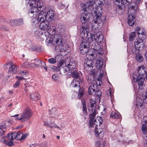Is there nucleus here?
Here are the masks:
<instances>
[{
	"label": "nucleus",
	"instance_id": "obj_53",
	"mask_svg": "<svg viewBox=\"0 0 147 147\" xmlns=\"http://www.w3.org/2000/svg\"><path fill=\"white\" fill-rule=\"evenodd\" d=\"M79 92V94H78V97L79 99H80L81 98H82L84 94V92L83 91H80L78 92Z\"/></svg>",
	"mask_w": 147,
	"mask_h": 147
},
{
	"label": "nucleus",
	"instance_id": "obj_44",
	"mask_svg": "<svg viewBox=\"0 0 147 147\" xmlns=\"http://www.w3.org/2000/svg\"><path fill=\"white\" fill-rule=\"evenodd\" d=\"M31 22L33 25H36L38 24L40 22L38 19L34 18L32 20Z\"/></svg>",
	"mask_w": 147,
	"mask_h": 147
},
{
	"label": "nucleus",
	"instance_id": "obj_17",
	"mask_svg": "<svg viewBox=\"0 0 147 147\" xmlns=\"http://www.w3.org/2000/svg\"><path fill=\"white\" fill-rule=\"evenodd\" d=\"M28 134H23L20 131L17 132H14V136L15 139L16 140H21L25 138L28 136Z\"/></svg>",
	"mask_w": 147,
	"mask_h": 147
},
{
	"label": "nucleus",
	"instance_id": "obj_16",
	"mask_svg": "<svg viewBox=\"0 0 147 147\" xmlns=\"http://www.w3.org/2000/svg\"><path fill=\"white\" fill-rule=\"evenodd\" d=\"M67 67H66L68 69V72L72 73L73 71L76 70V63L73 60H70L69 63L67 64Z\"/></svg>",
	"mask_w": 147,
	"mask_h": 147
},
{
	"label": "nucleus",
	"instance_id": "obj_61",
	"mask_svg": "<svg viewBox=\"0 0 147 147\" xmlns=\"http://www.w3.org/2000/svg\"><path fill=\"white\" fill-rule=\"evenodd\" d=\"M52 115L53 114L55 115L57 114V112H56V110L54 109H51L50 111Z\"/></svg>",
	"mask_w": 147,
	"mask_h": 147
},
{
	"label": "nucleus",
	"instance_id": "obj_33",
	"mask_svg": "<svg viewBox=\"0 0 147 147\" xmlns=\"http://www.w3.org/2000/svg\"><path fill=\"white\" fill-rule=\"evenodd\" d=\"M120 115L118 113L112 111L110 114V117L112 118L118 119L119 118Z\"/></svg>",
	"mask_w": 147,
	"mask_h": 147
},
{
	"label": "nucleus",
	"instance_id": "obj_13",
	"mask_svg": "<svg viewBox=\"0 0 147 147\" xmlns=\"http://www.w3.org/2000/svg\"><path fill=\"white\" fill-rule=\"evenodd\" d=\"M71 86L72 87V90L76 92H78L80 90V83L76 79H74L71 82Z\"/></svg>",
	"mask_w": 147,
	"mask_h": 147
},
{
	"label": "nucleus",
	"instance_id": "obj_24",
	"mask_svg": "<svg viewBox=\"0 0 147 147\" xmlns=\"http://www.w3.org/2000/svg\"><path fill=\"white\" fill-rule=\"evenodd\" d=\"M136 105L137 107H140L142 109H144L145 108L142 99L139 98H138L136 99Z\"/></svg>",
	"mask_w": 147,
	"mask_h": 147
},
{
	"label": "nucleus",
	"instance_id": "obj_22",
	"mask_svg": "<svg viewBox=\"0 0 147 147\" xmlns=\"http://www.w3.org/2000/svg\"><path fill=\"white\" fill-rule=\"evenodd\" d=\"M127 5L128 9H138L139 7V5L134 1H132Z\"/></svg>",
	"mask_w": 147,
	"mask_h": 147
},
{
	"label": "nucleus",
	"instance_id": "obj_51",
	"mask_svg": "<svg viewBox=\"0 0 147 147\" xmlns=\"http://www.w3.org/2000/svg\"><path fill=\"white\" fill-rule=\"evenodd\" d=\"M101 94L102 93L100 90H98L94 94V95L95 96H97L99 98L101 96Z\"/></svg>",
	"mask_w": 147,
	"mask_h": 147
},
{
	"label": "nucleus",
	"instance_id": "obj_57",
	"mask_svg": "<svg viewBox=\"0 0 147 147\" xmlns=\"http://www.w3.org/2000/svg\"><path fill=\"white\" fill-rule=\"evenodd\" d=\"M101 145V142L100 140H98L96 142L95 146L96 147H100Z\"/></svg>",
	"mask_w": 147,
	"mask_h": 147
},
{
	"label": "nucleus",
	"instance_id": "obj_18",
	"mask_svg": "<svg viewBox=\"0 0 147 147\" xmlns=\"http://www.w3.org/2000/svg\"><path fill=\"white\" fill-rule=\"evenodd\" d=\"M90 15V14L87 13L86 11H84L81 17V20L82 23H86L89 21Z\"/></svg>",
	"mask_w": 147,
	"mask_h": 147
},
{
	"label": "nucleus",
	"instance_id": "obj_29",
	"mask_svg": "<svg viewBox=\"0 0 147 147\" xmlns=\"http://www.w3.org/2000/svg\"><path fill=\"white\" fill-rule=\"evenodd\" d=\"M24 90L26 93L28 92L31 93V92L34 89V87L30 86L29 84L26 83L25 84Z\"/></svg>",
	"mask_w": 147,
	"mask_h": 147
},
{
	"label": "nucleus",
	"instance_id": "obj_26",
	"mask_svg": "<svg viewBox=\"0 0 147 147\" xmlns=\"http://www.w3.org/2000/svg\"><path fill=\"white\" fill-rule=\"evenodd\" d=\"M38 34V36H39L42 41L46 39L47 38V36L45 33H42L39 32L38 31H36L35 32V34Z\"/></svg>",
	"mask_w": 147,
	"mask_h": 147
},
{
	"label": "nucleus",
	"instance_id": "obj_8",
	"mask_svg": "<svg viewBox=\"0 0 147 147\" xmlns=\"http://www.w3.org/2000/svg\"><path fill=\"white\" fill-rule=\"evenodd\" d=\"M143 39L139 38L136 40L134 43L135 48L134 47L132 48L131 51L134 54H136L139 52V48H143L144 47V43L143 40Z\"/></svg>",
	"mask_w": 147,
	"mask_h": 147
},
{
	"label": "nucleus",
	"instance_id": "obj_25",
	"mask_svg": "<svg viewBox=\"0 0 147 147\" xmlns=\"http://www.w3.org/2000/svg\"><path fill=\"white\" fill-rule=\"evenodd\" d=\"M103 65V59L100 57L99 59H97L96 62V67L97 69H101Z\"/></svg>",
	"mask_w": 147,
	"mask_h": 147
},
{
	"label": "nucleus",
	"instance_id": "obj_2",
	"mask_svg": "<svg viewBox=\"0 0 147 147\" xmlns=\"http://www.w3.org/2000/svg\"><path fill=\"white\" fill-rule=\"evenodd\" d=\"M90 102L88 104V109L89 110L91 113L90 115V119L89 123L91 127L92 125H96V127L98 125L100 126L103 123V119L100 117H97L94 120V118L96 115V101L92 98L90 99Z\"/></svg>",
	"mask_w": 147,
	"mask_h": 147
},
{
	"label": "nucleus",
	"instance_id": "obj_42",
	"mask_svg": "<svg viewBox=\"0 0 147 147\" xmlns=\"http://www.w3.org/2000/svg\"><path fill=\"white\" fill-rule=\"evenodd\" d=\"M136 58L137 60L139 62H142L143 60V58L142 55L140 54H138L136 55Z\"/></svg>",
	"mask_w": 147,
	"mask_h": 147
},
{
	"label": "nucleus",
	"instance_id": "obj_9",
	"mask_svg": "<svg viewBox=\"0 0 147 147\" xmlns=\"http://www.w3.org/2000/svg\"><path fill=\"white\" fill-rule=\"evenodd\" d=\"M82 27L80 28V30L81 34H83L85 36H86L87 38H90L92 35L94 33V32L91 31L89 32L88 31L89 26L85 23H82Z\"/></svg>",
	"mask_w": 147,
	"mask_h": 147
},
{
	"label": "nucleus",
	"instance_id": "obj_54",
	"mask_svg": "<svg viewBox=\"0 0 147 147\" xmlns=\"http://www.w3.org/2000/svg\"><path fill=\"white\" fill-rule=\"evenodd\" d=\"M48 61L49 63L51 64H54L56 62V60L53 58L49 59L48 60Z\"/></svg>",
	"mask_w": 147,
	"mask_h": 147
},
{
	"label": "nucleus",
	"instance_id": "obj_28",
	"mask_svg": "<svg viewBox=\"0 0 147 147\" xmlns=\"http://www.w3.org/2000/svg\"><path fill=\"white\" fill-rule=\"evenodd\" d=\"M30 97L34 100H37L40 98V94L38 93H31L30 95Z\"/></svg>",
	"mask_w": 147,
	"mask_h": 147
},
{
	"label": "nucleus",
	"instance_id": "obj_58",
	"mask_svg": "<svg viewBox=\"0 0 147 147\" xmlns=\"http://www.w3.org/2000/svg\"><path fill=\"white\" fill-rule=\"evenodd\" d=\"M143 138L144 140L147 141V132H146L145 134H144ZM145 146L146 147H147V141L146 142Z\"/></svg>",
	"mask_w": 147,
	"mask_h": 147
},
{
	"label": "nucleus",
	"instance_id": "obj_19",
	"mask_svg": "<svg viewBox=\"0 0 147 147\" xmlns=\"http://www.w3.org/2000/svg\"><path fill=\"white\" fill-rule=\"evenodd\" d=\"M136 30L138 31V34L139 38H146V33L145 31L143 28L138 27L136 28Z\"/></svg>",
	"mask_w": 147,
	"mask_h": 147
},
{
	"label": "nucleus",
	"instance_id": "obj_50",
	"mask_svg": "<svg viewBox=\"0 0 147 147\" xmlns=\"http://www.w3.org/2000/svg\"><path fill=\"white\" fill-rule=\"evenodd\" d=\"M30 63L28 62H25L23 64V66L27 68H30Z\"/></svg>",
	"mask_w": 147,
	"mask_h": 147
},
{
	"label": "nucleus",
	"instance_id": "obj_39",
	"mask_svg": "<svg viewBox=\"0 0 147 147\" xmlns=\"http://www.w3.org/2000/svg\"><path fill=\"white\" fill-rule=\"evenodd\" d=\"M123 0H116V1L119 3L117 5L116 9H123V7H122V1Z\"/></svg>",
	"mask_w": 147,
	"mask_h": 147
},
{
	"label": "nucleus",
	"instance_id": "obj_23",
	"mask_svg": "<svg viewBox=\"0 0 147 147\" xmlns=\"http://www.w3.org/2000/svg\"><path fill=\"white\" fill-rule=\"evenodd\" d=\"M49 24L47 20L41 22L39 25V28L41 30H44L47 29L49 27Z\"/></svg>",
	"mask_w": 147,
	"mask_h": 147
},
{
	"label": "nucleus",
	"instance_id": "obj_63",
	"mask_svg": "<svg viewBox=\"0 0 147 147\" xmlns=\"http://www.w3.org/2000/svg\"><path fill=\"white\" fill-rule=\"evenodd\" d=\"M44 124L45 125H47L48 127H50L51 128H52L53 127L51 125H50V124H48V123H46L45 122Z\"/></svg>",
	"mask_w": 147,
	"mask_h": 147
},
{
	"label": "nucleus",
	"instance_id": "obj_5",
	"mask_svg": "<svg viewBox=\"0 0 147 147\" xmlns=\"http://www.w3.org/2000/svg\"><path fill=\"white\" fill-rule=\"evenodd\" d=\"M33 113L31 109L28 108L24 109L21 114H20V117H19V114H16L14 115L11 116V117H14V119L20 121L22 122H24L27 121L32 116Z\"/></svg>",
	"mask_w": 147,
	"mask_h": 147
},
{
	"label": "nucleus",
	"instance_id": "obj_41",
	"mask_svg": "<svg viewBox=\"0 0 147 147\" xmlns=\"http://www.w3.org/2000/svg\"><path fill=\"white\" fill-rule=\"evenodd\" d=\"M103 131L102 129L101 128H99L98 129V128L95 127V132L96 135H97V136L99 135L100 134L102 133V132Z\"/></svg>",
	"mask_w": 147,
	"mask_h": 147
},
{
	"label": "nucleus",
	"instance_id": "obj_30",
	"mask_svg": "<svg viewBox=\"0 0 147 147\" xmlns=\"http://www.w3.org/2000/svg\"><path fill=\"white\" fill-rule=\"evenodd\" d=\"M38 1H39V0H30L29 1L30 6L32 7V8L38 7L37 5H36Z\"/></svg>",
	"mask_w": 147,
	"mask_h": 147
},
{
	"label": "nucleus",
	"instance_id": "obj_6",
	"mask_svg": "<svg viewBox=\"0 0 147 147\" xmlns=\"http://www.w3.org/2000/svg\"><path fill=\"white\" fill-rule=\"evenodd\" d=\"M54 13L53 10H49L47 12V15L44 11H41L39 13L38 19L40 22H42L45 20L47 18H48L49 21H51L53 19Z\"/></svg>",
	"mask_w": 147,
	"mask_h": 147
},
{
	"label": "nucleus",
	"instance_id": "obj_40",
	"mask_svg": "<svg viewBox=\"0 0 147 147\" xmlns=\"http://www.w3.org/2000/svg\"><path fill=\"white\" fill-rule=\"evenodd\" d=\"M45 41L47 43H52L53 44V37H52V36H49L48 37H47Z\"/></svg>",
	"mask_w": 147,
	"mask_h": 147
},
{
	"label": "nucleus",
	"instance_id": "obj_64",
	"mask_svg": "<svg viewBox=\"0 0 147 147\" xmlns=\"http://www.w3.org/2000/svg\"><path fill=\"white\" fill-rule=\"evenodd\" d=\"M16 78H17L19 80H23L24 78L22 77H19L18 76H16Z\"/></svg>",
	"mask_w": 147,
	"mask_h": 147
},
{
	"label": "nucleus",
	"instance_id": "obj_36",
	"mask_svg": "<svg viewBox=\"0 0 147 147\" xmlns=\"http://www.w3.org/2000/svg\"><path fill=\"white\" fill-rule=\"evenodd\" d=\"M36 63V64H38V65H36L37 67H41L42 66H44L45 65V62L44 61H42L38 59H35Z\"/></svg>",
	"mask_w": 147,
	"mask_h": 147
},
{
	"label": "nucleus",
	"instance_id": "obj_60",
	"mask_svg": "<svg viewBox=\"0 0 147 147\" xmlns=\"http://www.w3.org/2000/svg\"><path fill=\"white\" fill-rule=\"evenodd\" d=\"M20 84V81L19 80L18 81L16 82L15 84L13 85V87L14 88H16L18 87Z\"/></svg>",
	"mask_w": 147,
	"mask_h": 147
},
{
	"label": "nucleus",
	"instance_id": "obj_11",
	"mask_svg": "<svg viewBox=\"0 0 147 147\" xmlns=\"http://www.w3.org/2000/svg\"><path fill=\"white\" fill-rule=\"evenodd\" d=\"M90 38H88L89 40L92 41L94 39L98 43H101L103 39V36L100 32H98L95 34V32L93 35H92Z\"/></svg>",
	"mask_w": 147,
	"mask_h": 147
},
{
	"label": "nucleus",
	"instance_id": "obj_7",
	"mask_svg": "<svg viewBox=\"0 0 147 147\" xmlns=\"http://www.w3.org/2000/svg\"><path fill=\"white\" fill-rule=\"evenodd\" d=\"M94 14L95 16H96V18L93 21L94 22L92 23V26H94V23L95 24H102L104 20H105V18L103 16H102V13L99 10H94L93 11V14Z\"/></svg>",
	"mask_w": 147,
	"mask_h": 147
},
{
	"label": "nucleus",
	"instance_id": "obj_45",
	"mask_svg": "<svg viewBox=\"0 0 147 147\" xmlns=\"http://www.w3.org/2000/svg\"><path fill=\"white\" fill-rule=\"evenodd\" d=\"M136 37V33L135 32H131L129 35V40L132 41Z\"/></svg>",
	"mask_w": 147,
	"mask_h": 147
},
{
	"label": "nucleus",
	"instance_id": "obj_56",
	"mask_svg": "<svg viewBox=\"0 0 147 147\" xmlns=\"http://www.w3.org/2000/svg\"><path fill=\"white\" fill-rule=\"evenodd\" d=\"M143 98V102L147 104V96L145 95H143L142 96Z\"/></svg>",
	"mask_w": 147,
	"mask_h": 147
},
{
	"label": "nucleus",
	"instance_id": "obj_52",
	"mask_svg": "<svg viewBox=\"0 0 147 147\" xmlns=\"http://www.w3.org/2000/svg\"><path fill=\"white\" fill-rule=\"evenodd\" d=\"M65 65H66V66H65L64 67H61V70H63V73H64L68 71V69L66 67H67V65L66 63H65Z\"/></svg>",
	"mask_w": 147,
	"mask_h": 147
},
{
	"label": "nucleus",
	"instance_id": "obj_27",
	"mask_svg": "<svg viewBox=\"0 0 147 147\" xmlns=\"http://www.w3.org/2000/svg\"><path fill=\"white\" fill-rule=\"evenodd\" d=\"M113 93L112 90H111L110 88L109 89L106 91V94L109 98H111V101L112 102L113 100Z\"/></svg>",
	"mask_w": 147,
	"mask_h": 147
},
{
	"label": "nucleus",
	"instance_id": "obj_12",
	"mask_svg": "<svg viewBox=\"0 0 147 147\" xmlns=\"http://www.w3.org/2000/svg\"><path fill=\"white\" fill-rule=\"evenodd\" d=\"M55 48L56 50H58L61 52H66V54H67L69 51V48L68 45L66 44L63 45L62 43L58 45H56Z\"/></svg>",
	"mask_w": 147,
	"mask_h": 147
},
{
	"label": "nucleus",
	"instance_id": "obj_37",
	"mask_svg": "<svg viewBox=\"0 0 147 147\" xmlns=\"http://www.w3.org/2000/svg\"><path fill=\"white\" fill-rule=\"evenodd\" d=\"M39 10H30L28 11L29 14H33V17L35 18L36 17L38 14Z\"/></svg>",
	"mask_w": 147,
	"mask_h": 147
},
{
	"label": "nucleus",
	"instance_id": "obj_38",
	"mask_svg": "<svg viewBox=\"0 0 147 147\" xmlns=\"http://www.w3.org/2000/svg\"><path fill=\"white\" fill-rule=\"evenodd\" d=\"M144 122V123L142 125V129L144 134L147 132V121L145 120Z\"/></svg>",
	"mask_w": 147,
	"mask_h": 147
},
{
	"label": "nucleus",
	"instance_id": "obj_43",
	"mask_svg": "<svg viewBox=\"0 0 147 147\" xmlns=\"http://www.w3.org/2000/svg\"><path fill=\"white\" fill-rule=\"evenodd\" d=\"M131 1H132V0H123L122 1V7H123L124 8Z\"/></svg>",
	"mask_w": 147,
	"mask_h": 147
},
{
	"label": "nucleus",
	"instance_id": "obj_20",
	"mask_svg": "<svg viewBox=\"0 0 147 147\" xmlns=\"http://www.w3.org/2000/svg\"><path fill=\"white\" fill-rule=\"evenodd\" d=\"M97 89V86L96 83H92L89 86L88 89V94L91 95Z\"/></svg>",
	"mask_w": 147,
	"mask_h": 147
},
{
	"label": "nucleus",
	"instance_id": "obj_62",
	"mask_svg": "<svg viewBox=\"0 0 147 147\" xmlns=\"http://www.w3.org/2000/svg\"><path fill=\"white\" fill-rule=\"evenodd\" d=\"M36 5L37 6H38V7H35V8H37V9H38V8H42V5H40V3L39 2V1H38Z\"/></svg>",
	"mask_w": 147,
	"mask_h": 147
},
{
	"label": "nucleus",
	"instance_id": "obj_35",
	"mask_svg": "<svg viewBox=\"0 0 147 147\" xmlns=\"http://www.w3.org/2000/svg\"><path fill=\"white\" fill-rule=\"evenodd\" d=\"M87 80L89 83L92 84L97 83V82H96V81L94 80V78L90 76V75H89L88 78H87Z\"/></svg>",
	"mask_w": 147,
	"mask_h": 147
},
{
	"label": "nucleus",
	"instance_id": "obj_47",
	"mask_svg": "<svg viewBox=\"0 0 147 147\" xmlns=\"http://www.w3.org/2000/svg\"><path fill=\"white\" fill-rule=\"evenodd\" d=\"M73 77L76 78H78L79 77V73L75 70L73 71L72 73Z\"/></svg>",
	"mask_w": 147,
	"mask_h": 147
},
{
	"label": "nucleus",
	"instance_id": "obj_1",
	"mask_svg": "<svg viewBox=\"0 0 147 147\" xmlns=\"http://www.w3.org/2000/svg\"><path fill=\"white\" fill-rule=\"evenodd\" d=\"M92 49H89V42L86 40H82L80 45V49L81 53L82 54L86 53V56H88L91 59H87L85 61L84 66L85 68L92 67V59H95L97 55L100 57L103 54V49L100 45L94 43L92 44Z\"/></svg>",
	"mask_w": 147,
	"mask_h": 147
},
{
	"label": "nucleus",
	"instance_id": "obj_4",
	"mask_svg": "<svg viewBox=\"0 0 147 147\" xmlns=\"http://www.w3.org/2000/svg\"><path fill=\"white\" fill-rule=\"evenodd\" d=\"M105 3V0H95L94 1H90L85 3H81V6L82 9H90L93 8L95 3L96 6L95 9H102V7Z\"/></svg>",
	"mask_w": 147,
	"mask_h": 147
},
{
	"label": "nucleus",
	"instance_id": "obj_55",
	"mask_svg": "<svg viewBox=\"0 0 147 147\" xmlns=\"http://www.w3.org/2000/svg\"><path fill=\"white\" fill-rule=\"evenodd\" d=\"M96 74V72L95 70H91L90 71V75L92 77H93L94 78V76Z\"/></svg>",
	"mask_w": 147,
	"mask_h": 147
},
{
	"label": "nucleus",
	"instance_id": "obj_10",
	"mask_svg": "<svg viewBox=\"0 0 147 147\" xmlns=\"http://www.w3.org/2000/svg\"><path fill=\"white\" fill-rule=\"evenodd\" d=\"M136 12V10H128L127 23L131 26H133L134 24Z\"/></svg>",
	"mask_w": 147,
	"mask_h": 147
},
{
	"label": "nucleus",
	"instance_id": "obj_49",
	"mask_svg": "<svg viewBox=\"0 0 147 147\" xmlns=\"http://www.w3.org/2000/svg\"><path fill=\"white\" fill-rule=\"evenodd\" d=\"M82 110L83 112V113L84 114H86L87 113V109L86 106L85 105V102H82Z\"/></svg>",
	"mask_w": 147,
	"mask_h": 147
},
{
	"label": "nucleus",
	"instance_id": "obj_32",
	"mask_svg": "<svg viewBox=\"0 0 147 147\" xmlns=\"http://www.w3.org/2000/svg\"><path fill=\"white\" fill-rule=\"evenodd\" d=\"M47 31L50 35L52 36L56 33V30L54 27H52L48 28Z\"/></svg>",
	"mask_w": 147,
	"mask_h": 147
},
{
	"label": "nucleus",
	"instance_id": "obj_21",
	"mask_svg": "<svg viewBox=\"0 0 147 147\" xmlns=\"http://www.w3.org/2000/svg\"><path fill=\"white\" fill-rule=\"evenodd\" d=\"M10 64V67L9 69L8 73L10 75H12L16 72L17 68L16 65L13 64L12 62H8V64Z\"/></svg>",
	"mask_w": 147,
	"mask_h": 147
},
{
	"label": "nucleus",
	"instance_id": "obj_3",
	"mask_svg": "<svg viewBox=\"0 0 147 147\" xmlns=\"http://www.w3.org/2000/svg\"><path fill=\"white\" fill-rule=\"evenodd\" d=\"M146 69L144 66L139 67L138 70V76H134L133 80L134 82L137 81L139 88L142 89L143 88V84L144 80V77L143 76L146 73Z\"/></svg>",
	"mask_w": 147,
	"mask_h": 147
},
{
	"label": "nucleus",
	"instance_id": "obj_31",
	"mask_svg": "<svg viewBox=\"0 0 147 147\" xmlns=\"http://www.w3.org/2000/svg\"><path fill=\"white\" fill-rule=\"evenodd\" d=\"M11 23L13 25L16 24L20 25L22 24H23V19H22L15 20L11 21Z\"/></svg>",
	"mask_w": 147,
	"mask_h": 147
},
{
	"label": "nucleus",
	"instance_id": "obj_14",
	"mask_svg": "<svg viewBox=\"0 0 147 147\" xmlns=\"http://www.w3.org/2000/svg\"><path fill=\"white\" fill-rule=\"evenodd\" d=\"M10 122L6 120L3 121L0 125V136H2L5 133L6 131V128L7 126L9 125Z\"/></svg>",
	"mask_w": 147,
	"mask_h": 147
},
{
	"label": "nucleus",
	"instance_id": "obj_48",
	"mask_svg": "<svg viewBox=\"0 0 147 147\" xmlns=\"http://www.w3.org/2000/svg\"><path fill=\"white\" fill-rule=\"evenodd\" d=\"M30 68L36 67H37L36 65H39L38 64H36V61L35 60L32 61V62L30 63Z\"/></svg>",
	"mask_w": 147,
	"mask_h": 147
},
{
	"label": "nucleus",
	"instance_id": "obj_59",
	"mask_svg": "<svg viewBox=\"0 0 147 147\" xmlns=\"http://www.w3.org/2000/svg\"><path fill=\"white\" fill-rule=\"evenodd\" d=\"M64 65V61H63L61 60L60 61L58 64L59 66L58 67H63V65Z\"/></svg>",
	"mask_w": 147,
	"mask_h": 147
},
{
	"label": "nucleus",
	"instance_id": "obj_34",
	"mask_svg": "<svg viewBox=\"0 0 147 147\" xmlns=\"http://www.w3.org/2000/svg\"><path fill=\"white\" fill-rule=\"evenodd\" d=\"M1 141L2 142L5 144L8 145L9 146H11L13 145V142L9 141H7L4 139L2 137L1 138Z\"/></svg>",
	"mask_w": 147,
	"mask_h": 147
},
{
	"label": "nucleus",
	"instance_id": "obj_46",
	"mask_svg": "<svg viewBox=\"0 0 147 147\" xmlns=\"http://www.w3.org/2000/svg\"><path fill=\"white\" fill-rule=\"evenodd\" d=\"M7 138L9 140H13L15 139V136H14V132L8 134Z\"/></svg>",
	"mask_w": 147,
	"mask_h": 147
},
{
	"label": "nucleus",
	"instance_id": "obj_15",
	"mask_svg": "<svg viewBox=\"0 0 147 147\" xmlns=\"http://www.w3.org/2000/svg\"><path fill=\"white\" fill-rule=\"evenodd\" d=\"M53 45L56 47V45H58L62 43V38L61 36L59 34H55L53 36Z\"/></svg>",
	"mask_w": 147,
	"mask_h": 147
}]
</instances>
